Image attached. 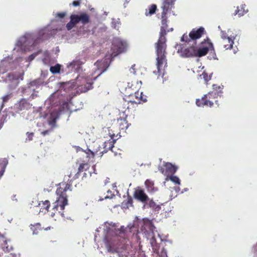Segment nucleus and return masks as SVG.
<instances>
[{"mask_svg": "<svg viewBox=\"0 0 257 257\" xmlns=\"http://www.w3.org/2000/svg\"><path fill=\"white\" fill-rule=\"evenodd\" d=\"M196 43H193L191 46L186 48H182L180 50L181 56L182 57L189 58L196 57L195 46Z\"/></svg>", "mask_w": 257, "mask_h": 257, "instance_id": "12", "label": "nucleus"}, {"mask_svg": "<svg viewBox=\"0 0 257 257\" xmlns=\"http://www.w3.org/2000/svg\"><path fill=\"white\" fill-rule=\"evenodd\" d=\"M206 32L204 28L200 27L198 28H194L189 33V35L184 34L181 37V41L189 43L191 41H195L200 39L202 36L205 35Z\"/></svg>", "mask_w": 257, "mask_h": 257, "instance_id": "4", "label": "nucleus"}, {"mask_svg": "<svg viewBox=\"0 0 257 257\" xmlns=\"http://www.w3.org/2000/svg\"><path fill=\"white\" fill-rule=\"evenodd\" d=\"M114 196V195L112 193V192L108 190L107 191V195L104 196V199H111Z\"/></svg>", "mask_w": 257, "mask_h": 257, "instance_id": "38", "label": "nucleus"}, {"mask_svg": "<svg viewBox=\"0 0 257 257\" xmlns=\"http://www.w3.org/2000/svg\"><path fill=\"white\" fill-rule=\"evenodd\" d=\"M145 184L149 191H153L154 190V182L151 179H147Z\"/></svg>", "mask_w": 257, "mask_h": 257, "instance_id": "27", "label": "nucleus"}, {"mask_svg": "<svg viewBox=\"0 0 257 257\" xmlns=\"http://www.w3.org/2000/svg\"><path fill=\"white\" fill-rule=\"evenodd\" d=\"M221 33H222L221 37H222V38H223L225 37V35H224V32H223V31H221Z\"/></svg>", "mask_w": 257, "mask_h": 257, "instance_id": "48", "label": "nucleus"}, {"mask_svg": "<svg viewBox=\"0 0 257 257\" xmlns=\"http://www.w3.org/2000/svg\"><path fill=\"white\" fill-rule=\"evenodd\" d=\"M94 65L95 70L89 74V78L91 80H95L102 73L106 71L108 66L105 60H98Z\"/></svg>", "mask_w": 257, "mask_h": 257, "instance_id": "9", "label": "nucleus"}, {"mask_svg": "<svg viewBox=\"0 0 257 257\" xmlns=\"http://www.w3.org/2000/svg\"><path fill=\"white\" fill-rule=\"evenodd\" d=\"M134 196L135 199L145 203L149 200V197L144 190L140 187L136 188L134 191Z\"/></svg>", "mask_w": 257, "mask_h": 257, "instance_id": "13", "label": "nucleus"}, {"mask_svg": "<svg viewBox=\"0 0 257 257\" xmlns=\"http://www.w3.org/2000/svg\"><path fill=\"white\" fill-rule=\"evenodd\" d=\"M39 205L42 212H47L50 206V202L48 200L41 201L39 203Z\"/></svg>", "mask_w": 257, "mask_h": 257, "instance_id": "23", "label": "nucleus"}, {"mask_svg": "<svg viewBox=\"0 0 257 257\" xmlns=\"http://www.w3.org/2000/svg\"><path fill=\"white\" fill-rule=\"evenodd\" d=\"M178 169V167L169 162H160L158 165L159 171L164 175L168 177L174 175Z\"/></svg>", "mask_w": 257, "mask_h": 257, "instance_id": "8", "label": "nucleus"}, {"mask_svg": "<svg viewBox=\"0 0 257 257\" xmlns=\"http://www.w3.org/2000/svg\"><path fill=\"white\" fill-rule=\"evenodd\" d=\"M127 203L131 204L133 203V200L131 198L128 199Z\"/></svg>", "mask_w": 257, "mask_h": 257, "instance_id": "46", "label": "nucleus"}, {"mask_svg": "<svg viewBox=\"0 0 257 257\" xmlns=\"http://www.w3.org/2000/svg\"><path fill=\"white\" fill-rule=\"evenodd\" d=\"M124 231V229L123 228V227H121L120 231L123 232Z\"/></svg>", "mask_w": 257, "mask_h": 257, "instance_id": "50", "label": "nucleus"}, {"mask_svg": "<svg viewBox=\"0 0 257 257\" xmlns=\"http://www.w3.org/2000/svg\"><path fill=\"white\" fill-rule=\"evenodd\" d=\"M155 226L152 222L149 220H144L143 225L141 230L146 237H153Z\"/></svg>", "mask_w": 257, "mask_h": 257, "instance_id": "10", "label": "nucleus"}, {"mask_svg": "<svg viewBox=\"0 0 257 257\" xmlns=\"http://www.w3.org/2000/svg\"><path fill=\"white\" fill-rule=\"evenodd\" d=\"M66 15V13L64 12L58 13L56 14V16L59 18H63Z\"/></svg>", "mask_w": 257, "mask_h": 257, "instance_id": "42", "label": "nucleus"}, {"mask_svg": "<svg viewBox=\"0 0 257 257\" xmlns=\"http://www.w3.org/2000/svg\"><path fill=\"white\" fill-rule=\"evenodd\" d=\"M32 38V35L31 34H26L21 38L20 41L24 43L23 45H26L27 43L28 44L30 43V42L28 41Z\"/></svg>", "mask_w": 257, "mask_h": 257, "instance_id": "28", "label": "nucleus"}, {"mask_svg": "<svg viewBox=\"0 0 257 257\" xmlns=\"http://www.w3.org/2000/svg\"><path fill=\"white\" fill-rule=\"evenodd\" d=\"M86 172L88 173V174H89L90 175L93 173L97 174L96 173L95 165L94 164H91Z\"/></svg>", "mask_w": 257, "mask_h": 257, "instance_id": "35", "label": "nucleus"}, {"mask_svg": "<svg viewBox=\"0 0 257 257\" xmlns=\"http://www.w3.org/2000/svg\"><path fill=\"white\" fill-rule=\"evenodd\" d=\"M37 53H34V54H33L31 55L29 57V60L30 61L33 60L35 58V57L37 56Z\"/></svg>", "mask_w": 257, "mask_h": 257, "instance_id": "44", "label": "nucleus"}, {"mask_svg": "<svg viewBox=\"0 0 257 257\" xmlns=\"http://www.w3.org/2000/svg\"><path fill=\"white\" fill-rule=\"evenodd\" d=\"M8 78L9 80L11 81L13 80H18L19 79V76L18 75H16V74L14 73H10L8 75Z\"/></svg>", "mask_w": 257, "mask_h": 257, "instance_id": "36", "label": "nucleus"}, {"mask_svg": "<svg viewBox=\"0 0 257 257\" xmlns=\"http://www.w3.org/2000/svg\"><path fill=\"white\" fill-rule=\"evenodd\" d=\"M157 9L156 5L153 4L150 5L147 9L146 10L145 15L146 16H151L156 13Z\"/></svg>", "mask_w": 257, "mask_h": 257, "instance_id": "24", "label": "nucleus"}, {"mask_svg": "<svg viewBox=\"0 0 257 257\" xmlns=\"http://www.w3.org/2000/svg\"><path fill=\"white\" fill-rule=\"evenodd\" d=\"M231 32V31L229 30H228L227 37V38L226 37V39H227L228 44H226V49H233V44H234V40L236 39V38L237 37V35L236 33H232V34H230Z\"/></svg>", "mask_w": 257, "mask_h": 257, "instance_id": "18", "label": "nucleus"}, {"mask_svg": "<svg viewBox=\"0 0 257 257\" xmlns=\"http://www.w3.org/2000/svg\"><path fill=\"white\" fill-rule=\"evenodd\" d=\"M93 81L94 80H90L89 74L85 78L86 83L78 87L79 90H80L81 92H86L92 89L93 88L92 84Z\"/></svg>", "mask_w": 257, "mask_h": 257, "instance_id": "16", "label": "nucleus"}, {"mask_svg": "<svg viewBox=\"0 0 257 257\" xmlns=\"http://www.w3.org/2000/svg\"><path fill=\"white\" fill-rule=\"evenodd\" d=\"M126 117H127L125 116V117H120L117 120V124L119 129L121 130H125L129 126V124L126 120Z\"/></svg>", "mask_w": 257, "mask_h": 257, "instance_id": "22", "label": "nucleus"}, {"mask_svg": "<svg viewBox=\"0 0 257 257\" xmlns=\"http://www.w3.org/2000/svg\"><path fill=\"white\" fill-rule=\"evenodd\" d=\"M168 178H169V180L175 184L178 185L180 184V180L179 178L176 176H173V175H171L170 176H168V177H167L166 180H167Z\"/></svg>", "mask_w": 257, "mask_h": 257, "instance_id": "33", "label": "nucleus"}, {"mask_svg": "<svg viewBox=\"0 0 257 257\" xmlns=\"http://www.w3.org/2000/svg\"><path fill=\"white\" fill-rule=\"evenodd\" d=\"M211 74H209L205 71H204L203 73L200 75L201 78H203L205 83H207L211 78Z\"/></svg>", "mask_w": 257, "mask_h": 257, "instance_id": "30", "label": "nucleus"}, {"mask_svg": "<svg viewBox=\"0 0 257 257\" xmlns=\"http://www.w3.org/2000/svg\"><path fill=\"white\" fill-rule=\"evenodd\" d=\"M6 166L3 164L0 163V178L3 175L4 173L5 170Z\"/></svg>", "mask_w": 257, "mask_h": 257, "instance_id": "39", "label": "nucleus"}, {"mask_svg": "<svg viewBox=\"0 0 257 257\" xmlns=\"http://www.w3.org/2000/svg\"><path fill=\"white\" fill-rule=\"evenodd\" d=\"M176 0H162L161 8L162 10L161 13L167 14L171 11L174 7L175 2Z\"/></svg>", "mask_w": 257, "mask_h": 257, "instance_id": "14", "label": "nucleus"}, {"mask_svg": "<svg viewBox=\"0 0 257 257\" xmlns=\"http://www.w3.org/2000/svg\"><path fill=\"white\" fill-rule=\"evenodd\" d=\"M10 99V96L9 95H5L3 97V103L7 102ZM4 104H3V105Z\"/></svg>", "mask_w": 257, "mask_h": 257, "instance_id": "41", "label": "nucleus"}, {"mask_svg": "<svg viewBox=\"0 0 257 257\" xmlns=\"http://www.w3.org/2000/svg\"><path fill=\"white\" fill-rule=\"evenodd\" d=\"M75 148L77 153H79L81 156H85V158L88 160L93 159L96 155H98L97 152H94L88 148L85 150L79 146L75 147ZM102 152H101L99 153V155L102 156Z\"/></svg>", "mask_w": 257, "mask_h": 257, "instance_id": "11", "label": "nucleus"}, {"mask_svg": "<svg viewBox=\"0 0 257 257\" xmlns=\"http://www.w3.org/2000/svg\"><path fill=\"white\" fill-rule=\"evenodd\" d=\"M248 12V8L245 4H242L239 6L236 7V9L235 10L233 14L236 16L237 15L238 17H241L244 16Z\"/></svg>", "mask_w": 257, "mask_h": 257, "instance_id": "19", "label": "nucleus"}, {"mask_svg": "<svg viewBox=\"0 0 257 257\" xmlns=\"http://www.w3.org/2000/svg\"><path fill=\"white\" fill-rule=\"evenodd\" d=\"M128 107H127V105L125 106L124 105V100H123L120 110L126 117H127V116L131 113L132 110H134L136 105H133V106H132L131 103L128 102Z\"/></svg>", "mask_w": 257, "mask_h": 257, "instance_id": "21", "label": "nucleus"}, {"mask_svg": "<svg viewBox=\"0 0 257 257\" xmlns=\"http://www.w3.org/2000/svg\"><path fill=\"white\" fill-rule=\"evenodd\" d=\"M71 185L66 183H62L59 185V187L57 189L56 194L57 196L56 200L54 203L53 210L51 216L54 217L56 216L60 215L65 217L63 210L65 207L68 204V196L66 192L68 191H71Z\"/></svg>", "mask_w": 257, "mask_h": 257, "instance_id": "2", "label": "nucleus"}, {"mask_svg": "<svg viewBox=\"0 0 257 257\" xmlns=\"http://www.w3.org/2000/svg\"><path fill=\"white\" fill-rule=\"evenodd\" d=\"M233 52H234V53H236V50L235 49H233Z\"/></svg>", "mask_w": 257, "mask_h": 257, "instance_id": "51", "label": "nucleus"}, {"mask_svg": "<svg viewBox=\"0 0 257 257\" xmlns=\"http://www.w3.org/2000/svg\"><path fill=\"white\" fill-rule=\"evenodd\" d=\"M48 132H49L48 131H46L45 132H43V134L44 135H45L47 134L48 133Z\"/></svg>", "mask_w": 257, "mask_h": 257, "instance_id": "49", "label": "nucleus"}, {"mask_svg": "<svg viewBox=\"0 0 257 257\" xmlns=\"http://www.w3.org/2000/svg\"><path fill=\"white\" fill-rule=\"evenodd\" d=\"M135 65L134 64V65H133L132 66V67H131V69H130V70H131V73H133L134 74H136V71H135Z\"/></svg>", "mask_w": 257, "mask_h": 257, "instance_id": "45", "label": "nucleus"}, {"mask_svg": "<svg viewBox=\"0 0 257 257\" xmlns=\"http://www.w3.org/2000/svg\"><path fill=\"white\" fill-rule=\"evenodd\" d=\"M72 16L77 24L80 22L82 24L85 25L89 22V16L86 13H82L79 15H72Z\"/></svg>", "mask_w": 257, "mask_h": 257, "instance_id": "15", "label": "nucleus"}, {"mask_svg": "<svg viewBox=\"0 0 257 257\" xmlns=\"http://www.w3.org/2000/svg\"><path fill=\"white\" fill-rule=\"evenodd\" d=\"M56 117H54L51 114L50 118L48 120L49 124L52 127L56 126Z\"/></svg>", "mask_w": 257, "mask_h": 257, "instance_id": "34", "label": "nucleus"}, {"mask_svg": "<svg viewBox=\"0 0 257 257\" xmlns=\"http://www.w3.org/2000/svg\"><path fill=\"white\" fill-rule=\"evenodd\" d=\"M167 14L161 13V26L159 33V37L157 42L155 44L156 53L157 55V67L158 69L157 73L159 75L163 74L165 69L167 67V35L166 29L168 28V17Z\"/></svg>", "mask_w": 257, "mask_h": 257, "instance_id": "1", "label": "nucleus"}, {"mask_svg": "<svg viewBox=\"0 0 257 257\" xmlns=\"http://www.w3.org/2000/svg\"><path fill=\"white\" fill-rule=\"evenodd\" d=\"M148 239L150 240V243L152 247H154L156 244V240L155 237L154 233L153 234V237H146Z\"/></svg>", "mask_w": 257, "mask_h": 257, "instance_id": "37", "label": "nucleus"}, {"mask_svg": "<svg viewBox=\"0 0 257 257\" xmlns=\"http://www.w3.org/2000/svg\"><path fill=\"white\" fill-rule=\"evenodd\" d=\"M149 205L150 208H151L153 210L155 211H159L161 209V207L160 205H157L154 201L152 200L150 201Z\"/></svg>", "mask_w": 257, "mask_h": 257, "instance_id": "32", "label": "nucleus"}, {"mask_svg": "<svg viewBox=\"0 0 257 257\" xmlns=\"http://www.w3.org/2000/svg\"><path fill=\"white\" fill-rule=\"evenodd\" d=\"M93 81L94 80H90L89 74L85 78L86 83L78 87L79 90H80L81 92H86L92 89L93 88L92 84Z\"/></svg>", "mask_w": 257, "mask_h": 257, "instance_id": "17", "label": "nucleus"}, {"mask_svg": "<svg viewBox=\"0 0 257 257\" xmlns=\"http://www.w3.org/2000/svg\"><path fill=\"white\" fill-rule=\"evenodd\" d=\"M80 0L79 1H74L72 3V5L74 7H77V6H79L80 4Z\"/></svg>", "mask_w": 257, "mask_h": 257, "instance_id": "43", "label": "nucleus"}, {"mask_svg": "<svg viewBox=\"0 0 257 257\" xmlns=\"http://www.w3.org/2000/svg\"><path fill=\"white\" fill-rule=\"evenodd\" d=\"M212 87L213 89L212 91L204 95L201 98L196 99V104L198 106L204 107L206 106L212 107L214 104V102L217 106H219L218 100H215V98L217 96L220 97L223 93V86L213 84Z\"/></svg>", "mask_w": 257, "mask_h": 257, "instance_id": "3", "label": "nucleus"}, {"mask_svg": "<svg viewBox=\"0 0 257 257\" xmlns=\"http://www.w3.org/2000/svg\"><path fill=\"white\" fill-rule=\"evenodd\" d=\"M212 48L213 44L209 39H204L198 46H195L196 57H201L205 56Z\"/></svg>", "mask_w": 257, "mask_h": 257, "instance_id": "6", "label": "nucleus"}, {"mask_svg": "<svg viewBox=\"0 0 257 257\" xmlns=\"http://www.w3.org/2000/svg\"><path fill=\"white\" fill-rule=\"evenodd\" d=\"M124 100V105L127 107H128V103H131V105L133 106V105H137L141 103V102H146L147 99L144 97L142 92H139V91L136 92L135 93L130 94L128 95H125L123 98Z\"/></svg>", "mask_w": 257, "mask_h": 257, "instance_id": "7", "label": "nucleus"}, {"mask_svg": "<svg viewBox=\"0 0 257 257\" xmlns=\"http://www.w3.org/2000/svg\"><path fill=\"white\" fill-rule=\"evenodd\" d=\"M3 125V123H2V120H0V129L2 127Z\"/></svg>", "mask_w": 257, "mask_h": 257, "instance_id": "47", "label": "nucleus"}, {"mask_svg": "<svg viewBox=\"0 0 257 257\" xmlns=\"http://www.w3.org/2000/svg\"><path fill=\"white\" fill-rule=\"evenodd\" d=\"M126 49L127 44L125 42L119 38H115L112 42L111 47L112 52L111 54V57H116L118 54L125 52Z\"/></svg>", "mask_w": 257, "mask_h": 257, "instance_id": "5", "label": "nucleus"}, {"mask_svg": "<svg viewBox=\"0 0 257 257\" xmlns=\"http://www.w3.org/2000/svg\"><path fill=\"white\" fill-rule=\"evenodd\" d=\"M31 229L33 232V234H37L39 231L42 229L41 225L39 223H37L34 224H31Z\"/></svg>", "mask_w": 257, "mask_h": 257, "instance_id": "26", "label": "nucleus"}, {"mask_svg": "<svg viewBox=\"0 0 257 257\" xmlns=\"http://www.w3.org/2000/svg\"><path fill=\"white\" fill-rule=\"evenodd\" d=\"M60 65L59 64H57L55 66H51L50 68V70L52 73L56 74L60 72Z\"/></svg>", "mask_w": 257, "mask_h": 257, "instance_id": "31", "label": "nucleus"}, {"mask_svg": "<svg viewBox=\"0 0 257 257\" xmlns=\"http://www.w3.org/2000/svg\"><path fill=\"white\" fill-rule=\"evenodd\" d=\"M90 162H86V163H82L80 165L78 168V172H86L89 167H90L91 164H90Z\"/></svg>", "mask_w": 257, "mask_h": 257, "instance_id": "25", "label": "nucleus"}, {"mask_svg": "<svg viewBox=\"0 0 257 257\" xmlns=\"http://www.w3.org/2000/svg\"><path fill=\"white\" fill-rule=\"evenodd\" d=\"M27 140H28L29 141H32L33 139V138L34 137V133L28 132V133H27Z\"/></svg>", "mask_w": 257, "mask_h": 257, "instance_id": "40", "label": "nucleus"}, {"mask_svg": "<svg viewBox=\"0 0 257 257\" xmlns=\"http://www.w3.org/2000/svg\"><path fill=\"white\" fill-rule=\"evenodd\" d=\"M16 105L18 110H27L31 107L30 103L24 98L21 99Z\"/></svg>", "mask_w": 257, "mask_h": 257, "instance_id": "20", "label": "nucleus"}, {"mask_svg": "<svg viewBox=\"0 0 257 257\" xmlns=\"http://www.w3.org/2000/svg\"><path fill=\"white\" fill-rule=\"evenodd\" d=\"M77 24L72 15L70 16V21L67 24L66 28L68 30H70Z\"/></svg>", "mask_w": 257, "mask_h": 257, "instance_id": "29", "label": "nucleus"}]
</instances>
